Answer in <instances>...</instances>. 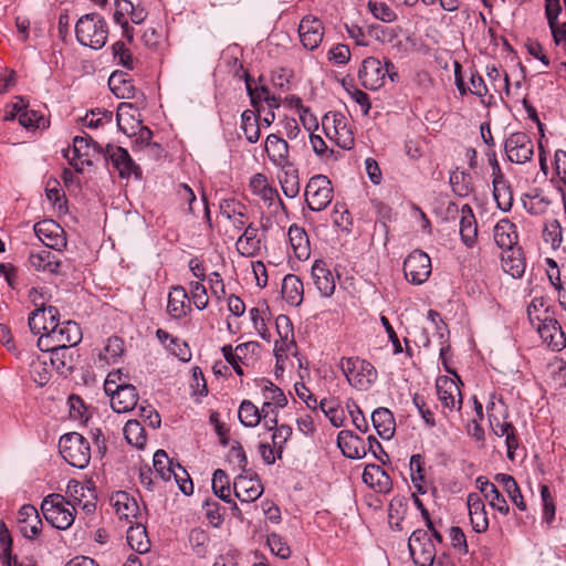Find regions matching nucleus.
Returning a JSON list of instances; mask_svg holds the SVG:
<instances>
[{"label":"nucleus","instance_id":"nucleus-1","mask_svg":"<svg viewBox=\"0 0 566 566\" xmlns=\"http://www.w3.org/2000/svg\"><path fill=\"white\" fill-rule=\"evenodd\" d=\"M338 367L342 369L348 384L356 390H369L378 378V373L374 365L358 356L342 357Z\"/></svg>","mask_w":566,"mask_h":566},{"label":"nucleus","instance_id":"nucleus-2","mask_svg":"<svg viewBox=\"0 0 566 566\" xmlns=\"http://www.w3.org/2000/svg\"><path fill=\"white\" fill-rule=\"evenodd\" d=\"M75 35L80 44L99 50L107 41L108 27L98 13H87L77 20Z\"/></svg>","mask_w":566,"mask_h":566},{"label":"nucleus","instance_id":"nucleus-3","mask_svg":"<svg viewBox=\"0 0 566 566\" xmlns=\"http://www.w3.org/2000/svg\"><path fill=\"white\" fill-rule=\"evenodd\" d=\"M82 339V331L77 323L66 321L60 323L56 321L54 326H50V333H43L38 339L40 349L70 348L77 345Z\"/></svg>","mask_w":566,"mask_h":566},{"label":"nucleus","instance_id":"nucleus-4","mask_svg":"<svg viewBox=\"0 0 566 566\" xmlns=\"http://www.w3.org/2000/svg\"><path fill=\"white\" fill-rule=\"evenodd\" d=\"M387 76L391 82H396L398 80L396 66L389 60H387L385 65H382L381 62L374 56L366 57L358 72L361 85L370 91H376L384 86Z\"/></svg>","mask_w":566,"mask_h":566},{"label":"nucleus","instance_id":"nucleus-5","mask_svg":"<svg viewBox=\"0 0 566 566\" xmlns=\"http://www.w3.org/2000/svg\"><path fill=\"white\" fill-rule=\"evenodd\" d=\"M62 458L72 467L84 469L91 460V447L88 441L77 432L63 434L59 441Z\"/></svg>","mask_w":566,"mask_h":566},{"label":"nucleus","instance_id":"nucleus-6","mask_svg":"<svg viewBox=\"0 0 566 566\" xmlns=\"http://www.w3.org/2000/svg\"><path fill=\"white\" fill-rule=\"evenodd\" d=\"M41 511L45 520L55 528L67 530L75 520V511L71 502L57 493L49 494L41 504Z\"/></svg>","mask_w":566,"mask_h":566},{"label":"nucleus","instance_id":"nucleus-7","mask_svg":"<svg viewBox=\"0 0 566 566\" xmlns=\"http://www.w3.org/2000/svg\"><path fill=\"white\" fill-rule=\"evenodd\" d=\"M305 197L311 210H324L333 199L331 180L324 175L313 176L306 185Z\"/></svg>","mask_w":566,"mask_h":566},{"label":"nucleus","instance_id":"nucleus-8","mask_svg":"<svg viewBox=\"0 0 566 566\" xmlns=\"http://www.w3.org/2000/svg\"><path fill=\"white\" fill-rule=\"evenodd\" d=\"M323 127L329 138L343 149H350L355 144L354 135L347 118L338 112H329L323 117Z\"/></svg>","mask_w":566,"mask_h":566},{"label":"nucleus","instance_id":"nucleus-9","mask_svg":"<svg viewBox=\"0 0 566 566\" xmlns=\"http://www.w3.org/2000/svg\"><path fill=\"white\" fill-rule=\"evenodd\" d=\"M408 547L417 566H432L436 558V547L427 531H413L409 537Z\"/></svg>","mask_w":566,"mask_h":566},{"label":"nucleus","instance_id":"nucleus-10","mask_svg":"<svg viewBox=\"0 0 566 566\" xmlns=\"http://www.w3.org/2000/svg\"><path fill=\"white\" fill-rule=\"evenodd\" d=\"M260 344L258 342H247L233 347L232 345H224L221 348L224 359L232 366L237 375L243 376L242 366H249L253 363Z\"/></svg>","mask_w":566,"mask_h":566},{"label":"nucleus","instance_id":"nucleus-11","mask_svg":"<svg viewBox=\"0 0 566 566\" xmlns=\"http://www.w3.org/2000/svg\"><path fill=\"white\" fill-rule=\"evenodd\" d=\"M406 279L416 285L424 283L431 274V260L420 250L412 251L403 262Z\"/></svg>","mask_w":566,"mask_h":566},{"label":"nucleus","instance_id":"nucleus-12","mask_svg":"<svg viewBox=\"0 0 566 566\" xmlns=\"http://www.w3.org/2000/svg\"><path fill=\"white\" fill-rule=\"evenodd\" d=\"M507 158L515 164H525L534 155V145L531 137L523 132L511 134L504 144Z\"/></svg>","mask_w":566,"mask_h":566},{"label":"nucleus","instance_id":"nucleus-13","mask_svg":"<svg viewBox=\"0 0 566 566\" xmlns=\"http://www.w3.org/2000/svg\"><path fill=\"white\" fill-rule=\"evenodd\" d=\"M436 390L439 401L446 410H460L462 407V395L457 380L449 376H440L436 381Z\"/></svg>","mask_w":566,"mask_h":566},{"label":"nucleus","instance_id":"nucleus-14","mask_svg":"<svg viewBox=\"0 0 566 566\" xmlns=\"http://www.w3.org/2000/svg\"><path fill=\"white\" fill-rule=\"evenodd\" d=\"M298 36L306 50L314 51L323 41V22L315 15H305L298 24Z\"/></svg>","mask_w":566,"mask_h":566},{"label":"nucleus","instance_id":"nucleus-15","mask_svg":"<svg viewBox=\"0 0 566 566\" xmlns=\"http://www.w3.org/2000/svg\"><path fill=\"white\" fill-rule=\"evenodd\" d=\"M264 150L272 165L276 168H289L292 166L290 158V146L285 139L276 134H270L264 142Z\"/></svg>","mask_w":566,"mask_h":566},{"label":"nucleus","instance_id":"nucleus-16","mask_svg":"<svg viewBox=\"0 0 566 566\" xmlns=\"http://www.w3.org/2000/svg\"><path fill=\"white\" fill-rule=\"evenodd\" d=\"M106 158L109 159L113 168L117 170L120 178L140 175L139 167L133 161L128 151L123 147L108 145L106 147Z\"/></svg>","mask_w":566,"mask_h":566},{"label":"nucleus","instance_id":"nucleus-17","mask_svg":"<svg viewBox=\"0 0 566 566\" xmlns=\"http://www.w3.org/2000/svg\"><path fill=\"white\" fill-rule=\"evenodd\" d=\"M34 233L49 249L59 250L66 244L63 229L53 220H42L34 224Z\"/></svg>","mask_w":566,"mask_h":566},{"label":"nucleus","instance_id":"nucleus-18","mask_svg":"<svg viewBox=\"0 0 566 566\" xmlns=\"http://www.w3.org/2000/svg\"><path fill=\"white\" fill-rule=\"evenodd\" d=\"M108 384V390H111V406L117 413L128 412L137 406L138 394L133 385L127 384L123 387H114Z\"/></svg>","mask_w":566,"mask_h":566},{"label":"nucleus","instance_id":"nucleus-19","mask_svg":"<svg viewBox=\"0 0 566 566\" xmlns=\"http://www.w3.org/2000/svg\"><path fill=\"white\" fill-rule=\"evenodd\" d=\"M233 491L240 502L251 503L262 495L263 485L256 478L239 474L234 479Z\"/></svg>","mask_w":566,"mask_h":566},{"label":"nucleus","instance_id":"nucleus-20","mask_svg":"<svg viewBox=\"0 0 566 566\" xmlns=\"http://www.w3.org/2000/svg\"><path fill=\"white\" fill-rule=\"evenodd\" d=\"M541 324L537 326L541 338L553 350H560L566 346V337L562 331L558 322L551 317L539 319Z\"/></svg>","mask_w":566,"mask_h":566},{"label":"nucleus","instance_id":"nucleus-21","mask_svg":"<svg viewBox=\"0 0 566 566\" xmlns=\"http://www.w3.org/2000/svg\"><path fill=\"white\" fill-rule=\"evenodd\" d=\"M337 446L343 454L349 459H361L367 454V446L364 439L349 430L338 432Z\"/></svg>","mask_w":566,"mask_h":566},{"label":"nucleus","instance_id":"nucleus-22","mask_svg":"<svg viewBox=\"0 0 566 566\" xmlns=\"http://www.w3.org/2000/svg\"><path fill=\"white\" fill-rule=\"evenodd\" d=\"M18 525L22 535L34 538L41 533L42 520L33 505H23L18 512Z\"/></svg>","mask_w":566,"mask_h":566},{"label":"nucleus","instance_id":"nucleus-23","mask_svg":"<svg viewBox=\"0 0 566 566\" xmlns=\"http://www.w3.org/2000/svg\"><path fill=\"white\" fill-rule=\"evenodd\" d=\"M59 310L54 306L36 308L28 319L29 327L33 334L50 333V326H54L59 319Z\"/></svg>","mask_w":566,"mask_h":566},{"label":"nucleus","instance_id":"nucleus-24","mask_svg":"<svg viewBox=\"0 0 566 566\" xmlns=\"http://www.w3.org/2000/svg\"><path fill=\"white\" fill-rule=\"evenodd\" d=\"M29 262L35 271L45 272L49 274L61 273V260L56 253L48 249L30 252Z\"/></svg>","mask_w":566,"mask_h":566},{"label":"nucleus","instance_id":"nucleus-25","mask_svg":"<svg viewBox=\"0 0 566 566\" xmlns=\"http://www.w3.org/2000/svg\"><path fill=\"white\" fill-rule=\"evenodd\" d=\"M312 277L322 296L329 297L333 295L336 287L335 280L324 261L316 260L313 263Z\"/></svg>","mask_w":566,"mask_h":566},{"label":"nucleus","instance_id":"nucleus-26","mask_svg":"<svg viewBox=\"0 0 566 566\" xmlns=\"http://www.w3.org/2000/svg\"><path fill=\"white\" fill-rule=\"evenodd\" d=\"M361 479L365 484L380 493L389 492L392 486L390 476L378 464L366 465Z\"/></svg>","mask_w":566,"mask_h":566},{"label":"nucleus","instance_id":"nucleus-27","mask_svg":"<svg viewBox=\"0 0 566 566\" xmlns=\"http://www.w3.org/2000/svg\"><path fill=\"white\" fill-rule=\"evenodd\" d=\"M258 386L260 387L264 399L262 411H268V409H279L286 406L287 399L283 390L271 380L263 378L259 380Z\"/></svg>","mask_w":566,"mask_h":566},{"label":"nucleus","instance_id":"nucleus-28","mask_svg":"<svg viewBox=\"0 0 566 566\" xmlns=\"http://www.w3.org/2000/svg\"><path fill=\"white\" fill-rule=\"evenodd\" d=\"M489 421L494 434L497 437H505L507 458L513 461L515 458L514 452L518 448V439L516 437L514 426L507 421H500L494 413H490Z\"/></svg>","mask_w":566,"mask_h":566},{"label":"nucleus","instance_id":"nucleus-29","mask_svg":"<svg viewBox=\"0 0 566 566\" xmlns=\"http://www.w3.org/2000/svg\"><path fill=\"white\" fill-rule=\"evenodd\" d=\"M111 501H112L115 512L119 516V518H125V520L129 521L130 523H132L130 518H136V521H138V515H139L138 503L127 492H124V491L116 492L111 497Z\"/></svg>","mask_w":566,"mask_h":566},{"label":"nucleus","instance_id":"nucleus-30","mask_svg":"<svg viewBox=\"0 0 566 566\" xmlns=\"http://www.w3.org/2000/svg\"><path fill=\"white\" fill-rule=\"evenodd\" d=\"M468 509L472 528L476 533H483L489 527V520L485 511V505L482 499L475 494H469Z\"/></svg>","mask_w":566,"mask_h":566},{"label":"nucleus","instance_id":"nucleus-31","mask_svg":"<svg viewBox=\"0 0 566 566\" xmlns=\"http://www.w3.org/2000/svg\"><path fill=\"white\" fill-rule=\"evenodd\" d=\"M493 237L501 249L514 250L513 247L517 243L516 227L509 219H502L494 226Z\"/></svg>","mask_w":566,"mask_h":566},{"label":"nucleus","instance_id":"nucleus-32","mask_svg":"<svg viewBox=\"0 0 566 566\" xmlns=\"http://www.w3.org/2000/svg\"><path fill=\"white\" fill-rule=\"evenodd\" d=\"M259 229L249 223L244 232L235 242L237 251L243 256H254L261 250V240L258 238Z\"/></svg>","mask_w":566,"mask_h":566},{"label":"nucleus","instance_id":"nucleus-33","mask_svg":"<svg viewBox=\"0 0 566 566\" xmlns=\"http://www.w3.org/2000/svg\"><path fill=\"white\" fill-rule=\"evenodd\" d=\"M521 201L524 209L532 216L545 214L552 203L548 196L537 188L524 193Z\"/></svg>","mask_w":566,"mask_h":566},{"label":"nucleus","instance_id":"nucleus-34","mask_svg":"<svg viewBox=\"0 0 566 566\" xmlns=\"http://www.w3.org/2000/svg\"><path fill=\"white\" fill-rule=\"evenodd\" d=\"M460 235L467 247L474 245L478 237V226L473 210L469 205L461 207Z\"/></svg>","mask_w":566,"mask_h":566},{"label":"nucleus","instance_id":"nucleus-35","mask_svg":"<svg viewBox=\"0 0 566 566\" xmlns=\"http://www.w3.org/2000/svg\"><path fill=\"white\" fill-rule=\"evenodd\" d=\"M94 148L95 145L92 144V140L88 136H76L73 139V157H70V150H67L65 157L69 159L70 164L78 170V163L76 160H80L81 165H91V150Z\"/></svg>","mask_w":566,"mask_h":566},{"label":"nucleus","instance_id":"nucleus-36","mask_svg":"<svg viewBox=\"0 0 566 566\" xmlns=\"http://www.w3.org/2000/svg\"><path fill=\"white\" fill-rule=\"evenodd\" d=\"M373 426L380 438L389 440L395 434L396 422L392 412L387 408H377L371 413Z\"/></svg>","mask_w":566,"mask_h":566},{"label":"nucleus","instance_id":"nucleus-37","mask_svg":"<svg viewBox=\"0 0 566 566\" xmlns=\"http://www.w3.org/2000/svg\"><path fill=\"white\" fill-rule=\"evenodd\" d=\"M275 325L281 339L275 343L274 350L276 355L280 352H290L292 347H295L293 326L290 318L286 315H279Z\"/></svg>","mask_w":566,"mask_h":566},{"label":"nucleus","instance_id":"nucleus-38","mask_svg":"<svg viewBox=\"0 0 566 566\" xmlns=\"http://www.w3.org/2000/svg\"><path fill=\"white\" fill-rule=\"evenodd\" d=\"M282 296L292 306H298L303 302L304 289L298 276L287 274L282 282Z\"/></svg>","mask_w":566,"mask_h":566},{"label":"nucleus","instance_id":"nucleus-39","mask_svg":"<svg viewBox=\"0 0 566 566\" xmlns=\"http://www.w3.org/2000/svg\"><path fill=\"white\" fill-rule=\"evenodd\" d=\"M289 240L294 251L295 256L298 260H306L310 258L311 249L310 241L305 230L296 224H293L289 229Z\"/></svg>","mask_w":566,"mask_h":566},{"label":"nucleus","instance_id":"nucleus-40","mask_svg":"<svg viewBox=\"0 0 566 566\" xmlns=\"http://www.w3.org/2000/svg\"><path fill=\"white\" fill-rule=\"evenodd\" d=\"M111 91L118 98H133L135 96V86L127 73L115 71L108 78Z\"/></svg>","mask_w":566,"mask_h":566},{"label":"nucleus","instance_id":"nucleus-41","mask_svg":"<svg viewBox=\"0 0 566 566\" xmlns=\"http://www.w3.org/2000/svg\"><path fill=\"white\" fill-rule=\"evenodd\" d=\"M188 295L182 286H175L168 295L167 311L174 318H180L187 314L190 308Z\"/></svg>","mask_w":566,"mask_h":566},{"label":"nucleus","instance_id":"nucleus-42","mask_svg":"<svg viewBox=\"0 0 566 566\" xmlns=\"http://www.w3.org/2000/svg\"><path fill=\"white\" fill-rule=\"evenodd\" d=\"M127 543L138 554H145L149 551L150 541L146 527L139 521H136L135 525L132 524L128 527Z\"/></svg>","mask_w":566,"mask_h":566},{"label":"nucleus","instance_id":"nucleus-43","mask_svg":"<svg viewBox=\"0 0 566 566\" xmlns=\"http://www.w3.org/2000/svg\"><path fill=\"white\" fill-rule=\"evenodd\" d=\"M525 261L521 251L509 250L502 253V269L514 279L522 277L525 272Z\"/></svg>","mask_w":566,"mask_h":566},{"label":"nucleus","instance_id":"nucleus-44","mask_svg":"<svg viewBox=\"0 0 566 566\" xmlns=\"http://www.w3.org/2000/svg\"><path fill=\"white\" fill-rule=\"evenodd\" d=\"M493 196L497 207L502 211L507 212L511 210L513 205V191L509 182L501 175L493 179Z\"/></svg>","mask_w":566,"mask_h":566},{"label":"nucleus","instance_id":"nucleus-45","mask_svg":"<svg viewBox=\"0 0 566 566\" xmlns=\"http://www.w3.org/2000/svg\"><path fill=\"white\" fill-rule=\"evenodd\" d=\"M495 481L503 486L510 500L518 507V510H526V503L524 502L520 486L512 475L497 473L495 475Z\"/></svg>","mask_w":566,"mask_h":566},{"label":"nucleus","instance_id":"nucleus-46","mask_svg":"<svg viewBox=\"0 0 566 566\" xmlns=\"http://www.w3.org/2000/svg\"><path fill=\"white\" fill-rule=\"evenodd\" d=\"M250 188L252 192L263 199L265 202L272 203L279 198V192L271 187L263 174H255L250 179Z\"/></svg>","mask_w":566,"mask_h":566},{"label":"nucleus","instance_id":"nucleus-47","mask_svg":"<svg viewBox=\"0 0 566 566\" xmlns=\"http://www.w3.org/2000/svg\"><path fill=\"white\" fill-rule=\"evenodd\" d=\"M282 170V175L280 176V185L283 193L287 198H295L300 192V181H298V172L292 166L289 168H280Z\"/></svg>","mask_w":566,"mask_h":566},{"label":"nucleus","instance_id":"nucleus-48","mask_svg":"<svg viewBox=\"0 0 566 566\" xmlns=\"http://www.w3.org/2000/svg\"><path fill=\"white\" fill-rule=\"evenodd\" d=\"M154 473L163 481H170L175 463L169 459L165 450H157L153 460Z\"/></svg>","mask_w":566,"mask_h":566},{"label":"nucleus","instance_id":"nucleus-49","mask_svg":"<svg viewBox=\"0 0 566 566\" xmlns=\"http://www.w3.org/2000/svg\"><path fill=\"white\" fill-rule=\"evenodd\" d=\"M221 213L232 220L233 227L242 229L245 227V207L234 200L224 201L221 205Z\"/></svg>","mask_w":566,"mask_h":566},{"label":"nucleus","instance_id":"nucleus-50","mask_svg":"<svg viewBox=\"0 0 566 566\" xmlns=\"http://www.w3.org/2000/svg\"><path fill=\"white\" fill-rule=\"evenodd\" d=\"M262 408L259 409L252 401L243 400L238 410L240 422L244 427H255L261 421Z\"/></svg>","mask_w":566,"mask_h":566},{"label":"nucleus","instance_id":"nucleus-51","mask_svg":"<svg viewBox=\"0 0 566 566\" xmlns=\"http://www.w3.org/2000/svg\"><path fill=\"white\" fill-rule=\"evenodd\" d=\"M241 129L249 143L254 144L259 140L260 124L252 111L245 109L241 114Z\"/></svg>","mask_w":566,"mask_h":566},{"label":"nucleus","instance_id":"nucleus-52","mask_svg":"<svg viewBox=\"0 0 566 566\" xmlns=\"http://www.w3.org/2000/svg\"><path fill=\"white\" fill-rule=\"evenodd\" d=\"M124 436L127 442L136 448H143L146 443L145 429L138 420H128L126 422Z\"/></svg>","mask_w":566,"mask_h":566},{"label":"nucleus","instance_id":"nucleus-53","mask_svg":"<svg viewBox=\"0 0 566 566\" xmlns=\"http://www.w3.org/2000/svg\"><path fill=\"white\" fill-rule=\"evenodd\" d=\"M452 191L459 197H467L473 190L471 176L464 171H453L450 175Z\"/></svg>","mask_w":566,"mask_h":566},{"label":"nucleus","instance_id":"nucleus-54","mask_svg":"<svg viewBox=\"0 0 566 566\" xmlns=\"http://www.w3.org/2000/svg\"><path fill=\"white\" fill-rule=\"evenodd\" d=\"M212 490H213L214 494L219 499H221L222 501L231 502V499H230V494H231L230 481H229V478H228L227 473L223 470H221V469H217L213 472Z\"/></svg>","mask_w":566,"mask_h":566},{"label":"nucleus","instance_id":"nucleus-55","mask_svg":"<svg viewBox=\"0 0 566 566\" xmlns=\"http://www.w3.org/2000/svg\"><path fill=\"white\" fill-rule=\"evenodd\" d=\"M124 352V343L118 337H111L107 339L104 349L98 354V359L105 364L115 363L116 359Z\"/></svg>","mask_w":566,"mask_h":566},{"label":"nucleus","instance_id":"nucleus-56","mask_svg":"<svg viewBox=\"0 0 566 566\" xmlns=\"http://www.w3.org/2000/svg\"><path fill=\"white\" fill-rule=\"evenodd\" d=\"M319 407L334 427L338 428L343 426L345 412L337 401L323 399L319 402Z\"/></svg>","mask_w":566,"mask_h":566},{"label":"nucleus","instance_id":"nucleus-57","mask_svg":"<svg viewBox=\"0 0 566 566\" xmlns=\"http://www.w3.org/2000/svg\"><path fill=\"white\" fill-rule=\"evenodd\" d=\"M41 350L50 353V361L57 371L63 373L64 370L72 369V357L67 355V348L56 347Z\"/></svg>","mask_w":566,"mask_h":566},{"label":"nucleus","instance_id":"nucleus-58","mask_svg":"<svg viewBox=\"0 0 566 566\" xmlns=\"http://www.w3.org/2000/svg\"><path fill=\"white\" fill-rule=\"evenodd\" d=\"M19 123L27 129L45 128L48 125L43 115L27 107L21 112Z\"/></svg>","mask_w":566,"mask_h":566},{"label":"nucleus","instance_id":"nucleus-59","mask_svg":"<svg viewBox=\"0 0 566 566\" xmlns=\"http://www.w3.org/2000/svg\"><path fill=\"white\" fill-rule=\"evenodd\" d=\"M543 237L546 243H549L553 249H557L562 244V226L558 220L552 219L546 221Z\"/></svg>","mask_w":566,"mask_h":566},{"label":"nucleus","instance_id":"nucleus-60","mask_svg":"<svg viewBox=\"0 0 566 566\" xmlns=\"http://www.w3.org/2000/svg\"><path fill=\"white\" fill-rule=\"evenodd\" d=\"M292 436V428L287 424H280L276 427L275 431L272 434V444L276 451L277 458L281 459L284 444Z\"/></svg>","mask_w":566,"mask_h":566},{"label":"nucleus","instance_id":"nucleus-61","mask_svg":"<svg viewBox=\"0 0 566 566\" xmlns=\"http://www.w3.org/2000/svg\"><path fill=\"white\" fill-rule=\"evenodd\" d=\"M368 8L373 15L382 22H392L397 18L395 11L385 2L369 1Z\"/></svg>","mask_w":566,"mask_h":566},{"label":"nucleus","instance_id":"nucleus-62","mask_svg":"<svg viewBox=\"0 0 566 566\" xmlns=\"http://www.w3.org/2000/svg\"><path fill=\"white\" fill-rule=\"evenodd\" d=\"M268 545L271 552L282 559H286L291 555V548L283 541V538L275 533H271L268 535Z\"/></svg>","mask_w":566,"mask_h":566},{"label":"nucleus","instance_id":"nucleus-63","mask_svg":"<svg viewBox=\"0 0 566 566\" xmlns=\"http://www.w3.org/2000/svg\"><path fill=\"white\" fill-rule=\"evenodd\" d=\"M114 57L117 60L118 64L123 65L128 70L134 69V59L130 51L126 48V45L117 41L112 46Z\"/></svg>","mask_w":566,"mask_h":566},{"label":"nucleus","instance_id":"nucleus-64","mask_svg":"<svg viewBox=\"0 0 566 566\" xmlns=\"http://www.w3.org/2000/svg\"><path fill=\"white\" fill-rule=\"evenodd\" d=\"M172 478L176 483L179 485V489L186 495H189L193 492V484L189 478L187 471L178 463L174 467Z\"/></svg>","mask_w":566,"mask_h":566}]
</instances>
